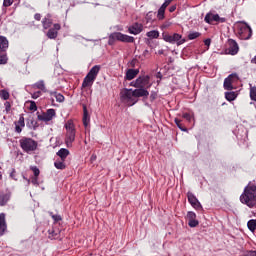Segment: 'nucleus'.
Instances as JSON below:
<instances>
[{"instance_id": "6", "label": "nucleus", "mask_w": 256, "mask_h": 256, "mask_svg": "<svg viewBox=\"0 0 256 256\" xmlns=\"http://www.w3.org/2000/svg\"><path fill=\"white\" fill-rule=\"evenodd\" d=\"M65 129H66L65 143L67 147H71V145H73V141H75V124H73V120H68L65 123Z\"/></svg>"}, {"instance_id": "43", "label": "nucleus", "mask_w": 256, "mask_h": 256, "mask_svg": "<svg viewBox=\"0 0 256 256\" xmlns=\"http://www.w3.org/2000/svg\"><path fill=\"white\" fill-rule=\"evenodd\" d=\"M3 5L4 7H11V5H13V0H4Z\"/></svg>"}, {"instance_id": "51", "label": "nucleus", "mask_w": 256, "mask_h": 256, "mask_svg": "<svg viewBox=\"0 0 256 256\" xmlns=\"http://www.w3.org/2000/svg\"><path fill=\"white\" fill-rule=\"evenodd\" d=\"M10 177L12 179H15V169H13L12 172L10 173Z\"/></svg>"}, {"instance_id": "27", "label": "nucleus", "mask_w": 256, "mask_h": 256, "mask_svg": "<svg viewBox=\"0 0 256 256\" xmlns=\"http://www.w3.org/2000/svg\"><path fill=\"white\" fill-rule=\"evenodd\" d=\"M146 35L149 37V39H159V31L157 30L149 31Z\"/></svg>"}, {"instance_id": "28", "label": "nucleus", "mask_w": 256, "mask_h": 256, "mask_svg": "<svg viewBox=\"0 0 256 256\" xmlns=\"http://www.w3.org/2000/svg\"><path fill=\"white\" fill-rule=\"evenodd\" d=\"M225 98L227 101H235L237 99V94L235 92H226Z\"/></svg>"}, {"instance_id": "23", "label": "nucleus", "mask_w": 256, "mask_h": 256, "mask_svg": "<svg viewBox=\"0 0 256 256\" xmlns=\"http://www.w3.org/2000/svg\"><path fill=\"white\" fill-rule=\"evenodd\" d=\"M34 89H40V91H43V93H47V88L45 87V81L40 80L33 84Z\"/></svg>"}, {"instance_id": "1", "label": "nucleus", "mask_w": 256, "mask_h": 256, "mask_svg": "<svg viewBox=\"0 0 256 256\" xmlns=\"http://www.w3.org/2000/svg\"><path fill=\"white\" fill-rule=\"evenodd\" d=\"M139 97H149V91L147 89H124L121 92L123 103H126L129 107H133L135 103H138Z\"/></svg>"}, {"instance_id": "31", "label": "nucleus", "mask_w": 256, "mask_h": 256, "mask_svg": "<svg viewBox=\"0 0 256 256\" xmlns=\"http://www.w3.org/2000/svg\"><path fill=\"white\" fill-rule=\"evenodd\" d=\"M157 18L159 21H163V19H165V8L160 7L158 9Z\"/></svg>"}, {"instance_id": "32", "label": "nucleus", "mask_w": 256, "mask_h": 256, "mask_svg": "<svg viewBox=\"0 0 256 256\" xmlns=\"http://www.w3.org/2000/svg\"><path fill=\"white\" fill-rule=\"evenodd\" d=\"M10 94L7 90H0V99H3L4 101H7L9 99Z\"/></svg>"}, {"instance_id": "17", "label": "nucleus", "mask_w": 256, "mask_h": 256, "mask_svg": "<svg viewBox=\"0 0 256 256\" xmlns=\"http://www.w3.org/2000/svg\"><path fill=\"white\" fill-rule=\"evenodd\" d=\"M187 197H188V201H189L190 205H192V207H194V209H199V207H201V203L199 202V200L197 199V197H195V195L193 193L188 192Z\"/></svg>"}, {"instance_id": "12", "label": "nucleus", "mask_w": 256, "mask_h": 256, "mask_svg": "<svg viewBox=\"0 0 256 256\" xmlns=\"http://www.w3.org/2000/svg\"><path fill=\"white\" fill-rule=\"evenodd\" d=\"M229 47L226 49L228 55H237L239 53V44L233 39L228 40Z\"/></svg>"}, {"instance_id": "18", "label": "nucleus", "mask_w": 256, "mask_h": 256, "mask_svg": "<svg viewBox=\"0 0 256 256\" xmlns=\"http://www.w3.org/2000/svg\"><path fill=\"white\" fill-rule=\"evenodd\" d=\"M137 75H139V69H128L126 71L125 79L127 81H133V79H135V77H137Z\"/></svg>"}, {"instance_id": "58", "label": "nucleus", "mask_w": 256, "mask_h": 256, "mask_svg": "<svg viewBox=\"0 0 256 256\" xmlns=\"http://www.w3.org/2000/svg\"><path fill=\"white\" fill-rule=\"evenodd\" d=\"M157 77H161V73H158Z\"/></svg>"}, {"instance_id": "3", "label": "nucleus", "mask_w": 256, "mask_h": 256, "mask_svg": "<svg viewBox=\"0 0 256 256\" xmlns=\"http://www.w3.org/2000/svg\"><path fill=\"white\" fill-rule=\"evenodd\" d=\"M235 27L237 29V35L239 39L247 41L253 36V30L251 29V26H249V24L246 22H237Z\"/></svg>"}, {"instance_id": "38", "label": "nucleus", "mask_w": 256, "mask_h": 256, "mask_svg": "<svg viewBox=\"0 0 256 256\" xmlns=\"http://www.w3.org/2000/svg\"><path fill=\"white\" fill-rule=\"evenodd\" d=\"M174 121H175L177 127H179V129H180L181 131H187V128L183 127V125L181 124V120L175 118Z\"/></svg>"}, {"instance_id": "16", "label": "nucleus", "mask_w": 256, "mask_h": 256, "mask_svg": "<svg viewBox=\"0 0 256 256\" xmlns=\"http://www.w3.org/2000/svg\"><path fill=\"white\" fill-rule=\"evenodd\" d=\"M188 225L189 227H197L199 225V221L197 220V214L195 212H188L187 213Z\"/></svg>"}, {"instance_id": "15", "label": "nucleus", "mask_w": 256, "mask_h": 256, "mask_svg": "<svg viewBox=\"0 0 256 256\" xmlns=\"http://www.w3.org/2000/svg\"><path fill=\"white\" fill-rule=\"evenodd\" d=\"M143 31V24L134 23L128 28V33L131 35H139Z\"/></svg>"}, {"instance_id": "2", "label": "nucleus", "mask_w": 256, "mask_h": 256, "mask_svg": "<svg viewBox=\"0 0 256 256\" xmlns=\"http://www.w3.org/2000/svg\"><path fill=\"white\" fill-rule=\"evenodd\" d=\"M240 201L247 207H255L256 205V185L249 182L248 185L244 188L243 193L240 196Z\"/></svg>"}, {"instance_id": "14", "label": "nucleus", "mask_w": 256, "mask_h": 256, "mask_svg": "<svg viewBox=\"0 0 256 256\" xmlns=\"http://www.w3.org/2000/svg\"><path fill=\"white\" fill-rule=\"evenodd\" d=\"M55 115H57V113L55 112V109H48L46 113H44L41 116H38V119H40V121H46V122L52 121Z\"/></svg>"}, {"instance_id": "48", "label": "nucleus", "mask_w": 256, "mask_h": 256, "mask_svg": "<svg viewBox=\"0 0 256 256\" xmlns=\"http://www.w3.org/2000/svg\"><path fill=\"white\" fill-rule=\"evenodd\" d=\"M204 45H206V47H209V45H211V39H206L204 40Z\"/></svg>"}, {"instance_id": "49", "label": "nucleus", "mask_w": 256, "mask_h": 256, "mask_svg": "<svg viewBox=\"0 0 256 256\" xmlns=\"http://www.w3.org/2000/svg\"><path fill=\"white\" fill-rule=\"evenodd\" d=\"M52 218L54 219V221H61V216L59 215H52Z\"/></svg>"}, {"instance_id": "21", "label": "nucleus", "mask_w": 256, "mask_h": 256, "mask_svg": "<svg viewBox=\"0 0 256 256\" xmlns=\"http://www.w3.org/2000/svg\"><path fill=\"white\" fill-rule=\"evenodd\" d=\"M7 231V223L5 222V215L0 214V235H3Z\"/></svg>"}, {"instance_id": "57", "label": "nucleus", "mask_w": 256, "mask_h": 256, "mask_svg": "<svg viewBox=\"0 0 256 256\" xmlns=\"http://www.w3.org/2000/svg\"><path fill=\"white\" fill-rule=\"evenodd\" d=\"M158 53H159L160 55H162V53H163V50H160V51H158Z\"/></svg>"}, {"instance_id": "8", "label": "nucleus", "mask_w": 256, "mask_h": 256, "mask_svg": "<svg viewBox=\"0 0 256 256\" xmlns=\"http://www.w3.org/2000/svg\"><path fill=\"white\" fill-rule=\"evenodd\" d=\"M162 39H164L166 43H171L172 45L176 43L178 47L179 45H183V43L186 41L179 33H174L171 35L167 32H164L162 33Z\"/></svg>"}, {"instance_id": "59", "label": "nucleus", "mask_w": 256, "mask_h": 256, "mask_svg": "<svg viewBox=\"0 0 256 256\" xmlns=\"http://www.w3.org/2000/svg\"><path fill=\"white\" fill-rule=\"evenodd\" d=\"M132 65H135V62H132Z\"/></svg>"}, {"instance_id": "9", "label": "nucleus", "mask_w": 256, "mask_h": 256, "mask_svg": "<svg viewBox=\"0 0 256 256\" xmlns=\"http://www.w3.org/2000/svg\"><path fill=\"white\" fill-rule=\"evenodd\" d=\"M151 77L149 75H142L138 77L136 80L130 83V87H135L136 89H145V87L149 86V81Z\"/></svg>"}, {"instance_id": "44", "label": "nucleus", "mask_w": 256, "mask_h": 256, "mask_svg": "<svg viewBox=\"0 0 256 256\" xmlns=\"http://www.w3.org/2000/svg\"><path fill=\"white\" fill-rule=\"evenodd\" d=\"M21 131H23V127H21V126L15 124V132H16V133H21Z\"/></svg>"}, {"instance_id": "56", "label": "nucleus", "mask_w": 256, "mask_h": 256, "mask_svg": "<svg viewBox=\"0 0 256 256\" xmlns=\"http://www.w3.org/2000/svg\"><path fill=\"white\" fill-rule=\"evenodd\" d=\"M3 179V174L0 172V180Z\"/></svg>"}, {"instance_id": "26", "label": "nucleus", "mask_w": 256, "mask_h": 256, "mask_svg": "<svg viewBox=\"0 0 256 256\" xmlns=\"http://www.w3.org/2000/svg\"><path fill=\"white\" fill-rule=\"evenodd\" d=\"M247 227H248L249 231H251L252 233H255V231H256V220L255 219L249 220L248 223H247Z\"/></svg>"}, {"instance_id": "11", "label": "nucleus", "mask_w": 256, "mask_h": 256, "mask_svg": "<svg viewBox=\"0 0 256 256\" xmlns=\"http://www.w3.org/2000/svg\"><path fill=\"white\" fill-rule=\"evenodd\" d=\"M204 21L209 24L213 23L214 21L216 23H225V18L219 17V14L208 13L205 16Z\"/></svg>"}, {"instance_id": "41", "label": "nucleus", "mask_w": 256, "mask_h": 256, "mask_svg": "<svg viewBox=\"0 0 256 256\" xmlns=\"http://www.w3.org/2000/svg\"><path fill=\"white\" fill-rule=\"evenodd\" d=\"M32 99H39L41 97V91H37L31 94Z\"/></svg>"}, {"instance_id": "53", "label": "nucleus", "mask_w": 256, "mask_h": 256, "mask_svg": "<svg viewBox=\"0 0 256 256\" xmlns=\"http://www.w3.org/2000/svg\"><path fill=\"white\" fill-rule=\"evenodd\" d=\"M248 256H256V251H250V252H248Z\"/></svg>"}, {"instance_id": "55", "label": "nucleus", "mask_w": 256, "mask_h": 256, "mask_svg": "<svg viewBox=\"0 0 256 256\" xmlns=\"http://www.w3.org/2000/svg\"><path fill=\"white\" fill-rule=\"evenodd\" d=\"M251 63H253L254 65H256V56L251 60Z\"/></svg>"}, {"instance_id": "45", "label": "nucleus", "mask_w": 256, "mask_h": 256, "mask_svg": "<svg viewBox=\"0 0 256 256\" xmlns=\"http://www.w3.org/2000/svg\"><path fill=\"white\" fill-rule=\"evenodd\" d=\"M183 118L186 119V121H191V114L189 113H184Z\"/></svg>"}, {"instance_id": "24", "label": "nucleus", "mask_w": 256, "mask_h": 256, "mask_svg": "<svg viewBox=\"0 0 256 256\" xmlns=\"http://www.w3.org/2000/svg\"><path fill=\"white\" fill-rule=\"evenodd\" d=\"M58 157H60V159L62 161H65V159H67V157L69 156V150L65 149V148H61L58 152H57Z\"/></svg>"}, {"instance_id": "46", "label": "nucleus", "mask_w": 256, "mask_h": 256, "mask_svg": "<svg viewBox=\"0 0 256 256\" xmlns=\"http://www.w3.org/2000/svg\"><path fill=\"white\" fill-rule=\"evenodd\" d=\"M171 25V22H165L163 25H162V29H169V26Z\"/></svg>"}, {"instance_id": "35", "label": "nucleus", "mask_w": 256, "mask_h": 256, "mask_svg": "<svg viewBox=\"0 0 256 256\" xmlns=\"http://www.w3.org/2000/svg\"><path fill=\"white\" fill-rule=\"evenodd\" d=\"M15 125H18L19 127H25V117H23V115H21L19 117V120L17 122H15Z\"/></svg>"}, {"instance_id": "39", "label": "nucleus", "mask_w": 256, "mask_h": 256, "mask_svg": "<svg viewBox=\"0 0 256 256\" xmlns=\"http://www.w3.org/2000/svg\"><path fill=\"white\" fill-rule=\"evenodd\" d=\"M4 107H5V112H6L7 114L11 113V102L6 101V102L4 103Z\"/></svg>"}, {"instance_id": "47", "label": "nucleus", "mask_w": 256, "mask_h": 256, "mask_svg": "<svg viewBox=\"0 0 256 256\" xmlns=\"http://www.w3.org/2000/svg\"><path fill=\"white\" fill-rule=\"evenodd\" d=\"M34 19H35L36 21H41V14L36 13V14L34 15Z\"/></svg>"}, {"instance_id": "37", "label": "nucleus", "mask_w": 256, "mask_h": 256, "mask_svg": "<svg viewBox=\"0 0 256 256\" xmlns=\"http://www.w3.org/2000/svg\"><path fill=\"white\" fill-rule=\"evenodd\" d=\"M30 106L28 107L29 111H37V104L35 103V101H29Z\"/></svg>"}, {"instance_id": "30", "label": "nucleus", "mask_w": 256, "mask_h": 256, "mask_svg": "<svg viewBox=\"0 0 256 256\" xmlns=\"http://www.w3.org/2000/svg\"><path fill=\"white\" fill-rule=\"evenodd\" d=\"M9 201V195L2 194L0 195V206L3 207L4 205H7V202Z\"/></svg>"}, {"instance_id": "7", "label": "nucleus", "mask_w": 256, "mask_h": 256, "mask_svg": "<svg viewBox=\"0 0 256 256\" xmlns=\"http://www.w3.org/2000/svg\"><path fill=\"white\" fill-rule=\"evenodd\" d=\"M115 41H121L122 43H134L135 38L121 32H114L109 36V45H113Z\"/></svg>"}, {"instance_id": "40", "label": "nucleus", "mask_w": 256, "mask_h": 256, "mask_svg": "<svg viewBox=\"0 0 256 256\" xmlns=\"http://www.w3.org/2000/svg\"><path fill=\"white\" fill-rule=\"evenodd\" d=\"M31 171H33L35 177H39V174L41 173V171H39V168H37V166H32Z\"/></svg>"}, {"instance_id": "20", "label": "nucleus", "mask_w": 256, "mask_h": 256, "mask_svg": "<svg viewBox=\"0 0 256 256\" xmlns=\"http://www.w3.org/2000/svg\"><path fill=\"white\" fill-rule=\"evenodd\" d=\"M53 25V20L51 19V14H47L45 18L42 20L43 29H49Z\"/></svg>"}, {"instance_id": "54", "label": "nucleus", "mask_w": 256, "mask_h": 256, "mask_svg": "<svg viewBox=\"0 0 256 256\" xmlns=\"http://www.w3.org/2000/svg\"><path fill=\"white\" fill-rule=\"evenodd\" d=\"M37 177H35L33 180H32V183H33V185H37Z\"/></svg>"}, {"instance_id": "50", "label": "nucleus", "mask_w": 256, "mask_h": 256, "mask_svg": "<svg viewBox=\"0 0 256 256\" xmlns=\"http://www.w3.org/2000/svg\"><path fill=\"white\" fill-rule=\"evenodd\" d=\"M90 161H91V163H93L94 161H97V155L92 154Z\"/></svg>"}, {"instance_id": "52", "label": "nucleus", "mask_w": 256, "mask_h": 256, "mask_svg": "<svg viewBox=\"0 0 256 256\" xmlns=\"http://www.w3.org/2000/svg\"><path fill=\"white\" fill-rule=\"evenodd\" d=\"M175 9H177L176 6H171L170 9H169L170 13H173L175 11Z\"/></svg>"}, {"instance_id": "42", "label": "nucleus", "mask_w": 256, "mask_h": 256, "mask_svg": "<svg viewBox=\"0 0 256 256\" xmlns=\"http://www.w3.org/2000/svg\"><path fill=\"white\" fill-rule=\"evenodd\" d=\"M172 0H165V2L161 5L162 9H167L169 5H171Z\"/></svg>"}, {"instance_id": "34", "label": "nucleus", "mask_w": 256, "mask_h": 256, "mask_svg": "<svg viewBox=\"0 0 256 256\" xmlns=\"http://www.w3.org/2000/svg\"><path fill=\"white\" fill-rule=\"evenodd\" d=\"M65 160H57L54 163V166L56 167V169H65Z\"/></svg>"}, {"instance_id": "19", "label": "nucleus", "mask_w": 256, "mask_h": 256, "mask_svg": "<svg viewBox=\"0 0 256 256\" xmlns=\"http://www.w3.org/2000/svg\"><path fill=\"white\" fill-rule=\"evenodd\" d=\"M9 49V40L5 36H0V51L5 53Z\"/></svg>"}, {"instance_id": "5", "label": "nucleus", "mask_w": 256, "mask_h": 256, "mask_svg": "<svg viewBox=\"0 0 256 256\" xmlns=\"http://www.w3.org/2000/svg\"><path fill=\"white\" fill-rule=\"evenodd\" d=\"M19 143L24 153H33V151H37L38 143L32 138L23 137L19 140Z\"/></svg>"}, {"instance_id": "4", "label": "nucleus", "mask_w": 256, "mask_h": 256, "mask_svg": "<svg viewBox=\"0 0 256 256\" xmlns=\"http://www.w3.org/2000/svg\"><path fill=\"white\" fill-rule=\"evenodd\" d=\"M99 71H101V67L99 66L91 68L82 82L83 89L93 86V83H95V80L97 79V75H99Z\"/></svg>"}, {"instance_id": "13", "label": "nucleus", "mask_w": 256, "mask_h": 256, "mask_svg": "<svg viewBox=\"0 0 256 256\" xmlns=\"http://www.w3.org/2000/svg\"><path fill=\"white\" fill-rule=\"evenodd\" d=\"M61 30V24L56 23L53 25V28L49 29L47 32L48 39H57V35H59L58 31Z\"/></svg>"}, {"instance_id": "29", "label": "nucleus", "mask_w": 256, "mask_h": 256, "mask_svg": "<svg viewBox=\"0 0 256 256\" xmlns=\"http://www.w3.org/2000/svg\"><path fill=\"white\" fill-rule=\"evenodd\" d=\"M250 85V99L256 102V86Z\"/></svg>"}, {"instance_id": "36", "label": "nucleus", "mask_w": 256, "mask_h": 256, "mask_svg": "<svg viewBox=\"0 0 256 256\" xmlns=\"http://www.w3.org/2000/svg\"><path fill=\"white\" fill-rule=\"evenodd\" d=\"M8 61L7 54L0 53V65H6Z\"/></svg>"}, {"instance_id": "33", "label": "nucleus", "mask_w": 256, "mask_h": 256, "mask_svg": "<svg viewBox=\"0 0 256 256\" xmlns=\"http://www.w3.org/2000/svg\"><path fill=\"white\" fill-rule=\"evenodd\" d=\"M199 37H201V33H199V32H190V33L188 34V39H189L190 41H193V39H197V38H199Z\"/></svg>"}, {"instance_id": "10", "label": "nucleus", "mask_w": 256, "mask_h": 256, "mask_svg": "<svg viewBox=\"0 0 256 256\" xmlns=\"http://www.w3.org/2000/svg\"><path fill=\"white\" fill-rule=\"evenodd\" d=\"M236 81H239V77L237 74H230L225 80H224V89L226 91H232L233 89V83Z\"/></svg>"}, {"instance_id": "22", "label": "nucleus", "mask_w": 256, "mask_h": 256, "mask_svg": "<svg viewBox=\"0 0 256 256\" xmlns=\"http://www.w3.org/2000/svg\"><path fill=\"white\" fill-rule=\"evenodd\" d=\"M83 111H84V114H83V125L85 127H89V123H90L91 119L89 118V112H87V106L83 107Z\"/></svg>"}, {"instance_id": "25", "label": "nucleus", "mask_w": 256, "mask_h": 256, "mask_svg": "<svg viewBox=\"0 0 256 256\" xmlns=\"http://www.w3.org/2000/svg\"><path fill=\"white\" fill-rule=\"evenodd\" d=\"M49 93L50 95L55 96V99L58 103H63V101H65V96H63L61 93H57L53 91H50Z\"/></svg>"}]
</instances>
